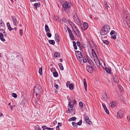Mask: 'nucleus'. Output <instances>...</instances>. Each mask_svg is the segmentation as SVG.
<instances>
[{"label":"nucleus","mask_w":130,"mask_h":130,"mask_svg":"<svg viewBox=\"0 0 130 130\" xmlns=\"http://www.w3.org/2000/svg\"><path fill=\"white\" fill-rule=\"evenodd\" d=\"M110 34L112 35L111 37L114 39H116V35L117 34L114 30H112L110 32Z\"/></svg>","instance_id":"8"},{"label":"nucleus","mask_w":130,"mask_h":130,"mask_svg":"<svg viewBox=\"0 0 130 130\" xmlns=\"http://www.w3.org/2000/svg\"><path fill=\"white\" fill-rule=\"evenodd\" d=\"M40 6V3H36L34 5V9H37L38 7H39Z\"/></svg>","instance_id":"16"},{"label":"nucleus","mask_w":130,"mask_h":130,"mask_svg":"<svg viewBox=\"0 0 130 130\" xmlns=\"http://www.w3.org/2000/svg\"><path fill=\"white\" fill-rule=\"evenodd\" d=\"M76 57L77 59L80 61V62L82 61L83 57V55H76Z\"/></svg>","instance_id":"13"},{"label":"nucleus","mask_w":130,"mask_h":130,"mask_svg":"<svg viewBox=\"0 0 130 130\" xmlns=\"http://www.w3.org/2000/svg\"><path fill=\"white\" fill-rule=\"evenodd\" d=\"M127 119L128 121L130 122V115L127 117Z\"/></svg>","instance_id":"57"},{"label":"nucleus","mask_w":130,"mask_h":130,"mask_svg":"<svg viewBox=\"0 0 130 130\" xmlns=\"http://www.w3.org/2000/svg\"><path fill=\"white\" fill-rule=\"evenodd\" d=\"M73 46L74 49L75 50H77V47L76 46L77 45L76 44V43L75 41H73Z\"/></svg>","instance_id":"36"},{"label":"nucleus","mask_w":130,"mask_h":130,"mask_svg":"<svg viewBox=\"0 0 130 130\" xmlns=\"http://www.w3.org/2000/svg\"><path fill=\"white\" fill-rule=\"evenodd\" d=\"M72 123L74 128L75 129L77 127V126L76 125V123L75 122H73Z\"/></svg>","instance_id":"33"},{"label":"nucleus","mask_w":130,"mask_h":130,"mask_svg":"<svg viewBox=\"0 0 130 130\" xmlns=\"http://www.w3.org/2000/svg\"><path fill=\"white\" fill-rule=\"evenodd\" d=\"M123 20L127 23L130 21V15L128 12L126 11L123 14Z\"/></svg>","instance_id":"3"},{"label":"nucleus","mask_w":130,"mask_h":130,"mask_svg":"<svg viewBox=\"0 0 130 130\" xmlns=\"http://www.w3.org/2000/svg\"><path fill=\"white\" fill-rule=\"evenodd\" d=\"M69 35L70 37L72 40H75L74 36L72 32L70 33V34H69Z\"/></svg>","instance_id":"25"},{"label":"nucleus","mask_w":130,"mask_h":130,"mask_svg":"<svg viewBox=\"0 0 130 130\" xmlns=\"http://www.w3.org/2000/svg\"><path fill=\"white\" fill-rule=\"evenodd\" d=\"M76 119V118L75 117H72L70 118L68 120L69 121H75Z\"/></svg>","instance_id":"31"},{"label":"nucleus","mask_w":130,"mask_h":130,"mask_svg":"<svg viewBox=\"0 0 130 130\" xmlns=\"http://www.w3.org/2000/svg\"><path fill=\"white\" fill-rule=\"evenodd\" d=\"M88 59V62L90 64V66L91 67H93L94 66V63L93 61L89 57V59H88Z\"/></svg>","instance_id":"12"},{"label":"nucleus","mask_w":130,"mask_h":130,"mask_svg":"<svg viewBox=\"0 0 130 130\" xmlns=\"http://www.w3.org/2000/svg\"><path fill=\"white\" fill-rule=\"evenodd\" d=\"M97 61V62H99V65H98V64H96V65L98 67V66H100V64H101L100 63V61H99V60L98 59L96 61ZM101 65H102L101 64Z\"/></svg>","instance_id":"54"},{"label":"nucleus","mask_w":130,"mask_h":130,"mask_svg":"<svg viewBox=\"0 0 130 130\" xmlns=\"http://www.w3.org/2000/svg\"><path fill=\"white\" fill-rule=\"evenodd\" d=\"M54 86L55 87H56L57 89H58L59 87L58 85L57 84H55V85Z\"/></svg>","instance_id":"63"},{"label":"nucleus","mask_w":130,"mask_h":130,"mask_svg":"<svg viewBox=\"0 0 130 130\" xmlns=\"http://www.w3.org/2000/svg\"><path fill=\"white\" fill-rule=\"evenodd\" d=\"M77 103V101L76 100H74L73 101V104H76Z\"/></svg>","instance_id":"64"},{"label":"nucleus","mask_w":130,"mask_h":130,"mask_svg":"<svg viewBox=\"0 0 130 130\" xmlns=\"http://www.w3.org/2000/svg\"><path fill=\"white\" fill-rule=\"evenodd\" d=\"M84 119L86 122L88 124H91V123H92L91 122L89 118L88 117H86Z\"/></svg>","instance_id":"17"},{"label":"nucleus","mask_w":130,"mask_h":130,"mask_svg":"<svg viewBox=\"0 0 130 130\" xmlns=\"http://www.w3.org/2000/svg\"><path fill=\"white\" fill-rule=\"evenodd\" d=\"M71 109L68 108V110H67V113H72V112H71Z\"/></svg>","instance_id":"52"},{"label":"nucleus","mask_w":130,"mask_h":130,"mask_svg":"<svg viewBox=\"0 0 130 130\" xmlns=\"http://www.w3.org/2000/svg\"><path fill=\"white\" fill-rule=\"evenodd\" d=\"M124 112L122 110H119L117 113V117L118 118H121L123 116Z\"/></svg>","instance_id":"5"},{"label":"nucleus","mask_w":130,"mask_h":130,"mask_svg":"<svg viewBox=\"0 0 130 130\" xmlns=\"http://www.w3.org/2000/svg\"><path fill=\"white\" fill-rule=\"evenodd\" d=\"M46 35L49 38H50L51 37L52 35L50 33H49V32H47Z\"/></svg>","instance_id":"41"},{"label":"nucleus","mask_w":130,"mask_h":130,"mask_svg":"<svg viewBox=\"0 0 130 130\" xmlns=\"http://www.w3.org/2000/svg\"><path fill=\"white\" fill-rule=\"evenodd\" d=\"M73 27H74L75 28V30H78V29L77 28V27H76L75 25V26H73Z\"/></svg>","instance_id":"62"},{"label":"nucleus","mask_w":130,"mask_h":130,"mask_svg":"<svg viewBox=\"0 0 130 130\" xmlns=\"http://www.w3.org/2000/svg\"><path fill=\"white\" fill-rule=\"evenodd\" d=\"M4 25V24L2 20H0V25L3 26Z\"/></svg>","instance_id":"40"},{"label":"nucleus","mask_w":130,"mask_h":130,"mask_svg":"<svg viewBox=\"0 0 130 130\" xmlns=\"http://www.w3.org/2000/svg\"><path fill=\"white\" fill-rule=\"evenodd\" d=\"M42 128L43 130H44L45 129H47V128L46 126L44 125L42 126Z\"/></svg>","instance_id":"51"},{"label":"nucleus","mask_w":130,"mask_h":130,"mask_svg":"<svg viewBox=\"0 0 130 130\" xmlns=\"http://www.w3.org/2000/svg\"><path fill=\"white\" fill-rule=\"evenodd\" d=\"M62 21L64 23H66V19L64 18H62Z\"/></svg>","instance_id":"55"},{"label":"nucleus","mask_w":130,"mask_h":130,"mask_svg":"<svg viewBox=\"0 0 130 130\" xmlns=\"http://www.w3.org/2000/svg\"><path fill=\"white\" fill-rule=\"evenodd\" d=\"M73 29L74 30V32H75L77 36L78 37H80V36L81 34L79 30H75L74 28Z\"/></svg>","instance_id":"18"},{"label":"nucleus","mask_w":130,"mask_h":130,"mask_svg":"<svg viewBox=\"0 0 130 130\" xmlns=\"http://www.w3.org/2000/svg\"><path fill=\"white\" fill-rule=\"evenodd\" d=\"M49 43L53 45H54L55 44V41L53 40H50L48 41Z\"/></svg>","instance_id":"34"},{"label":"nucleus","mask_w":130,"mask_h":130,"mask_svg":"<svg viewBox=\"0 0 130 130\" xmlns=\"http://www.w3.org/2000/svg\"><path fill=\"white\" fill-rule=\"evenodd\" d=\"M55 57H59L60 56V54L59 52H56L54 54Z\"/></svg>","instance_id":"24"},{"label":"nucleus","mask_w":130,"mask_h":130,"mask_svg":"<svg viewBox=\"0 0 130 130\" xmlns=\"http://www.w3.org/2000/svg\"><path fill=\"white\" fill-rule=\"evenodd\" d=\"M67 86L68 87L69 86V89L71 90H72L74 88V85L73 84L71 83L70 84L69 82L68 81L66 83Z\"/></svg>","instance_id":"6"},{"label":"nucleus","mask_w":130,"mask_h":130,"mask_svg":"<svg viewBox=\"0 0 130 130\" xmlns=\"http://www.w3.org/2000/svg\"><path fill=\"white\" fill-rule=\"evenodd\" d=\"M72 5L71 3L65 1L62 5V9L64 11H66L67 9L69 10Z\"/></svg>","instance_id":"4"},{"label":"nucleus","mask_w":130,"mask_h":130,"mask_svg":"<svg viewBox=\"0 0 130 130\" xmlns=\"http://www.w3.org/2000/svg\"><path fill=\"white\" fill-rule=\"evenodd\" d=\"M68 22L70 25L72 27V29H73V26H75L74 24L70 20H68Z\"/></svg>","instance_id":"21"},{"label":"nucleus","mask_w":130,"mask_h":130,"mask_svg":"<svg viewBox=\"0 0 130 130\" xmlns=\"http://www.w3.org/2000/svg\"><path fill=\"white\" fill-rule=\"evenodd\" d=\"M73 17L74 20L76 24L78 25L81 24V22L79 19L77 17H75V15H74Z\"/></svg>","instance_id":"7"},{"label":"nucleus","mask_w":130,"mask_h":130,"mask_svg":"<svg viewBox=\"0 0 130 130\" xmlns=\"http://www.w3.org/2000/svg\"><path fill=\"white\" fill-rule=\"evenodd\" d=\"M84 28H82L83 30H85L88 27V25L86 22H84L83 24Z\"/></svg>","instance_id":"15"},{"label":"nucleus","mask_w":130,"mask_h":130,"mask_svg":"<svg viewBox=\"0 0 130 130\" xmlns=\"http://www.w3.org/2000/svg\"><path fill=\"white\" fill-rule=\"evenodd\" d=\"M42 67L40 68L38 71L39 73L41 75H42Z\"/></svg>","instance_id":"37"},{"label":"nucleus","mask_w":130,"mask_h":130,"mask_svg":"<svg viewBox=\"0 0 130 130\" xmlns=\"http://www.w3.org/2000/svg\"><path fill=\"white\" fill-rule=\"evenodd\" d=\"M12 96L14 98H17V94L14 93H13L11 94Z\"/></svg>","instance_id":"44"},{"label":"nucleus","mask_w":130,"mask_h":130,"mask_svg":"<svg viewBox=\"0 0 130 130\" xmlns=\"http://www.w3.org/2000/svg\"><path fill=\"white\" fill-rule=\"evenodd\" d=\"M93 67L89 66H87V70L90 73H92L93 72V70L92 69L93 68Z\"/></svg>","instance_id":"10"},{"label":"nucleus","mask_w":130,"mask_h":130,"mask_svg":"<svg viewBox=\"0 0 130 130\" xmlns=\"http://www.w3.org/2000/svg\"><path fill=\"white\" fill-rule=\"evenodd\" d=\"M109 106L112 108L114 107L116 105L115 103V101H112L110 102L109 104Z\"/></svg>","instance_id":"19"},{"label":"nucleus","mask_w":130,"mask_h":130,"mask_svg":"<svg viewBox=\"0 0 130 130\" xmlns=\"http://www.w3.org/2000/svg\"><path fill=\"white\" fill-rule=\"evenodd\" d=\"M64 28L65 29H67L68 32L69 34H70V33L72 32L71 30L67 25H65V26Z\"/></svg>","instance_id":"29"},{"label":"nucleus","mask_w":130,"mask_h":130,"mask_svg":"<svg viewBox=\"0 0 130 130\" xmlns=\"http://www.w3.org/2000/svg\"><path fill=\"white\" fill-rule=\"evenodd\" d=\"M62 125V123H58V126H61Z\"/></svg>","instance_id":"61"},{"label":"nucleus","mask_w":130,"mask_h":130,"mask_svg":"<svg viewBox=\"0 0 130 130\" xmlns=\"http://www.w3.org/2000/svg\"><path fill=\"white\" fill-rule=\"evenodd\" d=\"M82 60H83V62L84 63L86 62L87 61L85 57H83V59H82Z\"/></svg>","instance_id":"46"},{"label":"nucleus","mask_w":130,"mask_h":130,"mask_svg":"<svg viewBox=\"0 0 130 130\" xmlns=\"http://www.w3.org/2000/svg\"><path fill=\"white\" fill-rule=\"evenodd\" d=\"M35 130H41V128L38 125L35 127Z\"/></svg>","instance_id":"39"},{"label":"nucleus","mask_w":130,"mask_h":130,"mask_svg":"<svg viewBox=\"0 0 130 130\" xmlns=\"http://www.w3.org/2000/svg\"><path fill=\"white\" fill-rule=\"evenodd\" d=\"M105 8H106L107 9L108 8V7H109V6H108V5H107V3H105Z\"/></svg>","instance_id":"53"},{"label":"nucleus","mask_w":130,"mask_h":130,"mask_svg":"<svg viewBox=\"0 0 130 130\" xmlns=\"http://www.w3.org/2000/svg\"><path fill=\"white\" fill-rule=\"evenodd\" d=\"M109 26L108 25H105L102 28L101 31V34L104 35L107 34L109 31Z\"/></svg>","instance_id":"2"},{"label":"nucleus","mask_w":130,"mask_h":130,"mask_svg":"<svg viewBox=\"0 0 130 130\" xmlns=\"http://www.w3.org/2000/svg\"><path fill=\"white\" fill-rule=\"evenodd\" d=\"M58 64L61 70H63V67L61 63H59Z\"/></svg>","instance_id":"32"},{"label":"nucleus","mask_w":130,"mask_h":130,"mask_svg":"<svg viewBox=\"0 0 130 130\" xmlns=\"http://www.w3.org/2000/svg\"><path fill=\"white\" fill-rule=\"evenodd\" d=\"M102 105L104 108V110L105 112L107 114H109V111L107 109L105 104L104 103H103L102 104Z\"/></svg>","instance_id":"14"},{"label":"nucleus","mask_w":130,"mask_h":130,"mask_svg":"<svg viewBox=\"0 0 130 130\" xmlns=\"http://www.w3.org/2000/svg\"><path fill=\"white\" fill-rule=\"evenodd\" d=\"M3 33L4 34V36H7V34L5 31L3 32Z\"/></svg>","instance_id":"59"},{"label":"nucleus","mask_w":130,"mask_h":130,"mask_svg":"<svg viewBox=\"0 0 130 130\" xmlns=\"http://www.w3.org/2000/svg\"><path fill=\"white\" fill-rule=\"evenodd\" d=\"M79 106L80 107V108L82 109L83 107V104L82 102H80L79 104Z\"/></svg>","instance_id":"35"},{"label":"nucleus","mask_w":130,"mask_h":130,"mask_svg":"<svg viewBox=\"0 0 130 130\" xmlns=\"http://www.w3.org/2000/svg\"><path fill=\"white\" fill-rule=\"evenodd\" d=\"M82 120H80L79 122H78L76 123V124L78 125H80L82 124Z\"/></svg>","instance_id":"45"},{"label":"nucleus","mask_w":130,"mask_h":130,"mask_svg":"<svg viewBox=\"0 0 130 130\" xmlns=\"http://www.w3.org/2000/svg\"><path fill=\"white\" fill-rule=\"evenodd\" d=\"M92 54L93 55V53H94V54L96 55V57L97 55H96V54L95 53V52L94 51V50L92 49Z\"/></svg>","instance_id":"56"},{"label":"nucleus","mask_w":130,"mask_h":130,"mask_svg":"<svg viewBox=\"0 0 130 130\" xmlns=\"http://www.w3.org/2000/svg\"><path fill=\"white\" fill-rule=\"evenodd\" d=\"M40 98H36L35 100V106L36 108H38L40 106V104L38 103V100Z\"/></svg>","instance_id":"9"},{"label":"nucleus","mask_w":130,"mask_h":130,"mask_svg":"<svg viewBox=\"0 0 130 130\" xmlns=\"http://www.w3.org/2000/svg\"><path fill=\"white\" fill-rule=\"evenodd\" d=\"M77 53L78 54V55H83L82 54L81 52L80 51H78Z\"/></svg>","instance_id":"58"},{"label":"nucleus","mask_w":130,"mask_h":130,"mask_svg":"<svg viewBox=\"0 0 130 130\" xmlns=\"http://www.w3.org/2000/svg\"><path fill=\"white\" fill-rule=\"evenodd\" d=\"M19 34L21 36L23 35V30L22 29H20L19 30Z\"/></svg>","instance_id":"47"},{"label":"nucleus","mask_w":130,"mask_h":130,"mask_svg":"<svg viewBox=\"0 0 130 130\" xmlns=\"http://www.w3.org/2000/svg\"><path fill=\"white\" fill-rule=\"evenodd\" d=\"M42 92L41 86L39 85H36L34 88L33 94L34 98H40Z\"/></svg>","instance_id":"1"},{"label":"nucleus","mask_w":130,"mask_h":130,"mask_svg":"<svg viewBox=\"0 0 130 130\" xmlns=\"http://www.w3.org/2000/svg\"><path fill=\"white\" fill-rule=\"evenodd\" d=\"M72 102V101H70L69 102V103L68 104V105L69 106V107L70 108H73L74 106Z\"/></svg>","instance_id":"30"},{"label":"nucleus","mask_w":130,"mask_h":130,"mask_svg":"<svg viewBox=\"0 0 130 130\" xmlns=\"http://www.w3.org/2000/svg\"><path fill=\"white\" fill-rule=\"evenodd\" d=\"M103 99L105 101H106L107 100V94L106 92L104 93V94L103 95Z\"/></svg>","instance_id":"23"},{"label":"nucleus","mask_w":130,"mask_h":130,"mask_svg":"<svg viewBox=\"0 0 130 130\" xmlns=\"http://www.w3.org/2000/svg\"><path fill=\"white\" fill-rule=\"evenodd\" d=\"M45 29L46 32H50V30L48 26L46 25H45Z\"/></svg>","instance_id":"28"},{"label":"nucleus","mask_w":130,"mask_h":130,"mask_svg":"<svg viewBox=\"0 0 130 130\" xmlns=\"http://www.w3.org/2000/svg\"><path fill=\"white\" fill-rule=\"evenodd\" d=\"M11 18L12 20L13 21V24L15 26L17 25V19L14 16H12Z\"/></svg>","instance_id":"11"},{"label":"nucleus","mask_w":130,"mask_h":130,"mask_svg":"<svg viewBox=\"0 0 130 130\" xmlns=\"http://www.w3.org/2000/svg\"><path fill=\"white\" fill-rule=\"evenodd\" d=\"M0 39L3 42L5 41V39L4 38L3 35L2 33H1L0 34Z\"/></svg>","instance_id":"20"},{"label":"nucleus","mask_w":130,"mask_h":130,"mask_svg":"<svg viewBox=\"0 0 130 130\" xmlns=\"http://www.w3.org/2000/svg\"><path fill=\"white\" fill-rule=\"evenodd\" d=\"M119 88L120 91H122L123 88L121 86H119Z\"/></svg>","instance_id":"60"},{"label":"nucleus","mask_w":130,"mask_h":130,"mask_svg":"<svg viewBox=\"0 0 130 130\" xmlns=\"http://www.w3.org/2000/svg\"><path fill=\"white\" fill-rule=\"evenodd\" d=\"M7 26L8 27V30L10 31H11L13 29V28H12L10 25V24L9 22H8L7 24Z\"/></svg>","instance_id":"22"},{"label":"nucleus","mask_w":130,"mask_h":130,"mask_svg":"<svg viewBox=\"0 0 130 130\" xmlns=\"http://www.w3.org/2000/svg\"><path fill=\"white\" fill-rule=\"evenodd\" d=\"M53 74L54 76L55 77H57L58 76V74L56 72H53Z\"/></svg>","instance_id":"38"},{"label":"nucleus","mask_w":130,"mask_h":130,"mask_svg":"<svg viewBox=\"0 0 130 130\" xmlns=\"http://www.w3.org/2000/svg\"><path fill=\"white\" fill-rule=\"evenodd\" d=\"M105 70H106V72L110 74H111L110 72L111 71V70L110 68H105Z\"/></svg>","instance_id":"27"},{"label":"nucleus","mask_w":130,"mask_h":130,"mask_svg":"<svg viewBox=\"0 0 130 130\" xmlns=\"http://www.w3.org/2000/svg\"><path fill=\"white\" fill-rule=\"evenodd\" d=\"M103 42L105 44L108 45L109 44V43L108 41L106 40H103Z\"/></svg>","instance_id":"42"},{"label":"nucleus","mask_w":130,"mask_h":130,"mask_svg":"<svg viewBox=\"0 0 130 130\" xmlns=\"http://www.w3.org/2000/svg\"><path fill=\"white\" fill-rule=\"evenodd\" d=\"M84 86V87H86L87 86V84L86 81V80L85 78H84L83 80Z\"/></svg>","instance_id":"43"},{"label":"nucleus","mask_w":130,"mask_h":130,"mask_svg":"<svg viewBox=\"0 0 130 130\" xmlns=\"http://www.w3.org/2000/svg\"><path fill=\"white\" fill-rule=\"evenodd\" d=\"M59 38H58L57 37H55V41L56 42H59V40L58 39Z\"/></svg>","instance_id":"50"},{"label":"nucleus","mask_w":130,"mask_h":130,"mask_svg":"<svg viewBox=\"0 0 130 130\" xmlns=\"http://www.w3.org/2000/svg\"><path fill=\"white\" fill-rule=\"evenodd\" d=\"M113 80L115 83H117L118 82L119 80L118 77L115 76L113 78Z\"/></svg>","instance_id":"26"},{"label":"nucleus","mask_w":130,"mask_h":130,"mask_svg":"<svg viewBox=\"0 0 130 130\" xmlns=\"http://www.w3.org/2000/svg\"><path fill=\"white\" fill-rule=\"evenodd\" d=\"M71 112H72V113H73L74 114H75V109L74 110L73 109H71Z\"/></svg>","instance_id":"49"},{"label":"nucleus","mask_w":130,"mask_h":130,"mask_svg":"<svg viewBox=\"0 0 130 130\" xmlns=\"http://www.w3.org/2000/svg\"><path fill=\"white\" fill-rule=\"evenodd\" d=\"M76 44L79 47L80 45V43L78 41H77L76 43Z\"/></svg>","instance_id":"48"}]
</instances>
